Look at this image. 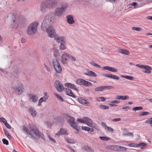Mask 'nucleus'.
Returning <instances> with one entry per match:
<instances>
[{
	"instance_id": "nucleus-17",
	"label": "nucleus",
	"mask_w": 152,
	"mask_h": 152,
	"mask_svg": "<svg viewBox=\"0 0 152 152\" xmlns=\"http://www.w3.org/2000/svg\"><path fill=\"white\" fill-rule=\"evenodd\" d=\"M29 100L33 103L37 102L38 100V96L33 94H29L28 95Z\"/></svg>"
},
{
	"instance_id": "nucleus-4",
	"label": "nucleus",
	"mask_w": 152,
	"mask_h": 152,
	"mask_svg": "<svg viewBox=\"0 0 152 152\" xmlns=\"http://www.w3.org/2000/svg\"><path fill=\"white\" fill-rule=\"evenodd\" d=\"M39 23L34 21L31 23L28 26L26 30L27 34L28 35H32L35 33L37 31Z\"/></svg>"
},
{
	"instance_id": "nucleus-21",
	"label": "nucleus",
	"mask_w": 152,
	"mask_h": 152,
	"mask_svg": "<svg viewBox=\"0 0 152 152\" xmlns=\"http://www.w3.org/2000/svg\"><path fill=\"white\" fill-rule=\"evenodd\" d=\"M64 86L65 87H67L69 88L74 89L77 91H79L78 88L74 84L67 83H65Z\"/></svg>"
},
{
	"instance_id": "nucleus-54",
	"label": "nucleus",
	"mask_w": 152,
	"mask_h": 152,
	"mask_svg": "<svg viewBox=\"0 0 152 152\" xmlns=\"http://www.w3.org/2000/svg\"><path fill=\"white\" fill-rule=\"evenodd\" d=\"M43 102L42 99V98H40L38 101V103L37 106H40L41 105V103Z\"/></svg>"
},
{
	"instance_id": "nucleus-35",
	"label": "nucleus",
	"mask_w": 152,
	"mask_h": 152,
	"mask_svg": "<svg viewBox=\"0 0 152 152\" xmlns=\"http://www.w3.org/2000/svg\"><path fill=\"white\" fill-rule=\"evenodd\" d=\"M147 146V144L143 142L140 143L139 144H137V148H139L142 149L144 147Z\"/></svg>"
},
{
	"instance_id": "nucleus-26",
	"label": "nucleus",
	"mask_w": 152,
	"mask_h": 152,
	"mask_svg": "<svg viewBox=\"0 0 152 152\" xmlns=\"http://www.w3.org/2000/svg\"><path fill=\"white\" fill-rule=\"evenodd\" d=\"M29 112L33 117H35L36 116L37 112L35 109L33 107H30L29 109Z\"/></svg>"
},
{
	"instance_id": "nucleus-36",
	"label": "nucleus",
	"mask_w": 152,
	"mask_h": 152,
	"mask_svg": "<svg viewBox=\"0 0 152 152\" xmlns=\"http://www.w3.org/2000/svg\"><path fill=\"white\" fill-rule=\"evenodd\" d=\"M66 140L68 143L71 144H74L76 142V141L74 139L70 138H66Z\"/></svg>"
},
{
	"instance_id": "nucleus-6",
	"label": "nucleus",
	"mask_w": 152,
	"mask_h": 152,
	"mask_svg": "<svg viewBox=\"0 0 152 152\" xmlns=\"http://www.w3.org/2000/svg\"><path fill=\"white\" fill-rule=\"evenodd\" d=\"M51 64L56 73H61V66L57 58H53Z\"/></svg>"
},
{
	"instance_id": "nucleus-33",
	"label": "nucleus",
	"mask_w": 152,
	"mask_h": 152,
	"mask_svg": "<svg viewBox=\"0 0 152 152\" xmlns=\"http://www.w3.org/2000/svg\"><path fill=\"white\" fill-rule=\"evenodd\" d=\"M110 148L112 150L115 151H120V146L112 145L111 146Z\"/></svg>"
},
{
	"instance_id": "nucleus-18",
	"label": "nucleus",
	"mask_w": 152,
	"mask_h": 152,
	"mask_svg": "<svg viewBox=\"0 0 152 152\" xmlns=\"http://www.w3.org/2000/svg\"><path fill=\"white\" fill-rule=\"evenodd\" d=\"M67 130L64 128H61L58 132L56 134V136L59 137L60 135H67Z\"/></svg>"
},
{
	"instance_id": "nucleus-49",
	"label": "nucleus",
	"mask_w": 152,
	"mask_h": 152,
	"mask_svg": "<svg viewBox=\"0 0 152 152\" xmlns=\"http://www.w3.org/2000/svg\"><path fill=\"white\" fill-rule=\"evenodd\" d=\"M149 114V112H143L140 113V116H143L148 115Z\"/></svg>"
},
{
	"instance_id": "nucleus-40",
	"label": "nucleus",
	"mask_w": 152,
	"mask_h": 152,
	"mask_svg": "<svg viewBox=\"0 0 152 152\" xmlns=\"http://www.w3.org/2000/svg\"><path fill=\"white\" fill-rule=\"evenodd\" d=\"M99 107L100 109L103 110L107 109L109 108L108 106L103 105H99Z\"/></svg>"
},
{
	"instance_id": "nucleus-27",
	"label": "nucleus",
	"mask_w": 152,
	"mask_h": 152,
	"mask_svg": "<svg viewBox=\"0 0 152 152\" xmlns=\"http://www.w3.org/2000/svg\"><path fill=\"white\" fill-rule=\"evenodd\" d=\"M136 66L141 69H145L147 70H151V67L148 65H141L140 64H137L136 65Z\"/></svg>"
},
{
	"instance_id": "nucleus-63",
	"label": "nucleus",
	"mask_w": 152,
	"mask_h": 152,
	"mask_svg": "<svg viewBox=\"0 0 152 152\" xmlns=\"http://www.w3.org/2000/svg\"><path fill=\"white\" fill-rule=\"evenodd\" d=\"M44 66H45V69L48 72H50V69L47 66L46 64H44Z\"/></svg>"
},
{
	"instance_id": "nucleus-47",
	"label": "nucleus",
	"mask_w": 152,
	"mask_h": 152,
	"mask_svg": "<svg viewBox=\"0 0 152 152\" xmlns=\"http://www.w3.org/2000/svg\"><path fill=\"white\" fill-rule=\"evenodd\" d=\"M82 148L87 151H89L91 150V148L87 145H84Z\"/></svg>"
},
{
	"instance_id": "nucleus-61",
	"label": "nucleus",
	"mask_w": 152,
	"mask_h": 152,
	"mask_svg": "<svg viewBox=\"0 0 152 152\" xmlns=\"http://www.w3.org/2000/svg\"><path fill=\"white\" fill-rule=\"evenodd\" d=\"M111 103H114V104H118L120 103V101L118 100H115L112 101L111 102Z\"/></svg>"
},
{
	"instance_id": "nucleus-15",
	"label": "nucleus",
	"mask_w": 152,
	"mask_h": 152,
	"mask_svg": "<svg viewBox=\"0 0 152 152\" xmlns=\"http://www.w3.org/2000/svg\"><path fill=\"white\" fill-rule=\"evenodd\" d=\"M23 130L24 133L27 135L29 134L30 136V137L33 140H34L36 138L33 135L31 132L30 130H29L27 127L25 126H23L22 128Z\"/></svg>"
},
{
	"instance_id": "nucleus-28",
	"label": "nucleus",
	"mask_w": 152,
	"mask_h": 152,
	"mask_svg": "<svg viewBox=\"0 0 152 152\" xmlns=\"http://www.w3.org/2000/svg\"><path fill=\"white\" fill-rule=\"evenodd\" d=\"M59 48L61 50H64L67 49L66 40L60 43Z\"/></svg>"
},
{
	"instance_id": "nucleus-56",
	"label": "nucleus",
	"mask_w": 152,
	"mask_h": 152,
	"mask_svg": "<svg viewBox=\"0 0 152 152\" xmlns=\"http://www.w3.org/2000/svg\"><path fill=\"white\" fill-rule=\"evenodd\" d=\"M0 121L1 122H3L4 124L5 123V122H7V121L3 117L0 118Z\"/></svg>"
},
{
	"instance_id": "nucleus-55",
	"label": "nucleus",
	"mask_w": 152,
	"mask_h": 152,
	"mask_svg": "<svg viewBox=\"0 0 152 152\" xmlns=\"http://www.w3.org/2000/svg\"><path fill=\"white\" fill-rule=\"evenodd\" d=\"M3 143L6 145L8 144L9 143L7 140H6L5 139H3L2 140Z\"/></svg>"
},
{
	"instance_id": "nucleus-62",
	"label": "nucleus",
	"mask_w": 152,
	"mask_h": 152,
	"mask_svg": "<svg viewBox=\"0 0 152 152\" xmlns=\"http://www.w3.org/2000/svg\"><path fill=\"white\" fill-rule=\"evenodd\" d=\"M82 129L84 130L87 131L88 130V127L86 126H83L82 127Z\"/></svg>"
},
{
	"instance_id": "nucleus-2",
	"label": "nucleus",
	"mask_w": 152,
	"mask_h": 152,
	"mask_svg": "<svg viewBox=\"0 0 152 152\" xmlns=\"http://www.w3.org/2000/svg\"><path fill=\"white\" fill-rule=\"evenodd\" d=\"M10 16L12 17L13 19L12 24L13 28H21L26 21V19L24 17L16 13L10 14Z\"/></svg>"
},
{
	"instance_id": "nucleus-22",
	"label": "nucleus",
	"mask_w": 152,
	"mask_h": 152,
	"mask_svg": "<svg viewBox=\"0 0 152 152\" xmlns=\"http://www.w3.org/2000/svg\"><path fill=\"white\" fill-rule=\"evenodd\" d=\"M143 5L144 4H139L137 3L134 2L131 4H129L127 5V7H128L129 8H130L132 7V6H133L134 8L135 9L140 7Z\"/></svg>"
},
{
	"instance_id": "nucleus-9",
	"label": "nucleus",
	"mask_w": 152,
	"mask_h": 152,
	"mask_svg": "<svg viewBox=\"0 0 152 152\" xmlns=\"http://www.w3.org/2000/svg\"><path fill=\"white\" fill-rule=\"evenodd\" d=\"M75 83L78 85H82L86 87H89L92 85V84L91 83L82 79H78L76 80Z\"/></svg>"
},
{
	"instance_id": "nucleus-64",
	"label": "nucleus",
	"mask_w": 152,
	"mask_h": 152,
	"mask_svg": "<svg viewBox=\"0 0 152 152\" xmlns=\"http://www.w3.org/2000/svg\"><path fill=\"white\" fill-rule=\"evenodd\" d=\"M41 98H42V100L44 102H46V100L48 99V98L47 97L44 96L41 97Z\"/></svg>"
},
{
	"instance_id": "nucleus-42",
	"label": "nucleus",
	"mask_w": 152,
	"mask_h": 152,
	"mask_svg": "<svg viewBox=\"0 0 152 152\" xmlns=\"http://www.w3.org/2000/svg\"><path fill=\"white\" fill-rule=\"evenodd\" d=\"M145 123L150 124L152 128V117L146 121Z\"/></svg>"
},
{
	"instance_id": "nucleus-34",
	"label": "nucleus",
	"mask_w": 152,
	"mask_h": 152,
	"mask_svg": "<svg viewBox=\"0 0 152 152\" xmlns=\"http://www.w3.org/2000/svg\"><path fill=\"white\" fill-rule=\"evenodd\" d=\"M118 52L125 55H128L129 53L128 50L126 49H120L118 50Z\"/></svg>"
},
{
	"instance_id": "nucleus-30",
	"label": "nucleus",
	"mask_w": 152,
	"mask_h": 152,
	"mask_svg": "<svg viewBox=\"0 0 152 152\" xmlns=\"http://www.w3.org/2000/svg\"><path fill=\"white\" fill-rule=\"evenodd\" d=\"M129 99V96H121V95H117L116 97V99L119 100H126Z\"/></svg>"
},
{
	"instance_id": "nucleus-44",
	"label": "nucleus",
	"mask_w": 152,
	"mask_h": 152,
	"mask_svg": "<svg viewBox=\"0 0 152 152\" xmlns=\"http://www.w3.org/2000/svg\"><path fill=\"white\" fill-rule=\"evenodd\" d=\"M91 65H92V66H94L97 67L98 68H101V66H100L97 64L95 63L93 61L91 62Z\"/></svg>"
},
{
	"instance_id": "nucleus-8",
	"label": "nucleus",
	"mask_w": 152,
	"mask_h": 152,
	"mask_svg": "<svg viewBox=\"0 0 152 152\" xmlns=\"http://www.w3.org/2000/svg\"><path fill=\"white\" fill-rule=\"evenodd\" d=\"M29 128L32 131L36 137H41L42 139H44L43 134L39 132L35 125H30L29 124Z\"/></svg>"
},
{
	"instance_id": "nucleus-16",
	"label": "nucleus",
	"mask_w": 152,
	"mask_h": 152,
	"mask_svg": "<svg viewBox=\"0 0 152 152\" xmlns=\"http://www.w3.org/2000/svg\"><path fill=\"white\" fill-rule=\"evenodd\" d=\"M55 86L57 91H58L62 92L64 90V87L62 84L58 80H57L55 83Z\"/></svg>"
},
{
	"instance_id": "nucleus-31",
	"label": "nucleus",
	"mask_w": 152,
	"mask_h": 152,
	"mask_svg": "<svg viewBox=\"0 0 152 152\" xmlns=\"http://www.w3.org/2000/svg\"><path fill=\"white\" fill-rule=\"evenodd\" d=\"M66 94L73 98H75V95L73 94L71 90L69 89H66Z\"/></svg>"
},
{
	"instance_id": "nucleus-48",
	"label": "nucleus",
	"mask_w": 152,
	"mask_h": 152,
	"mask_svg": "<svg viewBox=\"0 0 152 152\" xmlns=\"http://www.w3.org/2000/svg\"><path fill=\"white\" fill-rule=\"evenodd\" d=\"M4 131L5 134L8 138L10 139L11 138V135H10L7 131L4 129Z\"/></svg>"
},
{
	"instance_id": "nucleus-10",
	"label": "nucleus",
	"mask_w": 152,
	"mask_h": 152,
	"mask_svg": "<svg viewBox=\"0 0 152 152\" xmlns=\"http://www.w3.org/2000/svg\"><path fill=\"white\" fill-rule=\"evenodd\" d=\"M45 31H46L48 36L50 38H53L55 37L56 35V32L55 30L52 26L49 28L45 30Z\"/></svg>"
},
{
	"instance_id": "nucleus-3",
	"label": "nucleus",
	"mask_w": 152,
	"mask_h": 152,
	"mask_svg": "<svg viewBox=\"0 0 152 152\" xmlns=\"http://www.w3.org/2000/svg\"><path fill=\"white\" fill-rule=\"evenodd\" d=\"M68 6V4L66 2L62 3L60 7H57L55 9L54 15L58 17L61 16L66 11Z\"/></svg>"
},
{
	"instance_id": "nucleus-50",
	"label": "nucleus",
	"mask_w": 152,
	"mask_h": 152,
	"mask_svg": "<svg viewBox=\"0 0 152 152\" xmlns=\"http://www.w3.org/2000/svg\"><path fill=\"white\" fill-rule=\"evenodd\" d=\"M142 107H135L133 109V110L137 111L138 110H141L142 109Z\"/></svg>"
},
{
	"instance_id": "nucleus-1",
	"label": "nucleus",
	"mask_w": 152,
	"mask_h": 152,
	"mask_svg": "<svg viewBox=\"0 0 152 152\" xmlns=\"http://www.w3.org/2000/svg\"><path fill=\"white\" fill-rule=\"evenodd\" d=\"M58 4L57 0H45L40 4L39 10L42 13L55 8Z\"/></svg>"
},
{
	"instance_id": "nucleus-59",
	"label": "nucleus",
	"mask_w": 152,
	"mask_h": 152,
	"mask_svg": "<svg viewBox=\"0 0 152 152\" xmlns=\"http://www.w3.org/2000/svg\"><path fill=\"white\" fill-rule=\"evenodd\" d=\"M127 148L125 147H123L120 146V151H125Z\"/></svg>"
},
{
	"instance_id": "nucleus-19",
	"label": "nucleus",
	"mask_w": 152,
	"mask_h": 152,
	"mask_svg": "<svg viewBox=\"0 0 152 152\" xmlns=\"http://www.w3.org/2000/svg\"><path fill=\"white\" fill-rule=\"evenodd\" d=\"M54 39L58 43H61L65 40L66 38L63 36H59L57 34L54 37Z\"/></svg>"
},
{
	"instance_id": "nucleus-46",
	"label": "nucleus",
	"mask_w": 152,
	"mask_h": 152,
	"mask_svg": "<svg viewBox=\"0 0 152 152\" xmlns=\"http://www.w3.org/2000/svg\"><path fill=\"white\" fill-rule=\"evenodd\" d=\"M124 136H133V134L132 132H128L124 133L123 134Z\"/></svg>"
},
{
	"instance_id": "nucleus-13",
	"label": "nucleus",
	"mask_w": 152,
	"mask_h": 152,
	"mask_svg": "<svg viewBox=\"0 0 152 152\" xmlns=\"http://www.w3.org/2000/svg\"><path fill=\"white\" fill-rule=\"evenodd\" d=\"M113 87V86H102L96 87L94 90L95 91H100L106 90L110 89L112 88Z\"/></svg>"
},
{
	"instance_id": "nucleus-5",
	"label": "nucleus",
	"mask_w": 152,
	"mask_h": 152,
	"mask_svg": "<svg viewBox=\"0 0 152 152\" xmlns=\"http://www.w3.org/2000/svg\"><path fill=\"white\" fill-rule=\"evenodd\" d=\"M12 88L18 95L22 94L24 91V86L20 82H14L12 85Z\"/></svg>"
},
{
	"instance_id": "nucleus-57",
	"label": "nucleus",
	"mask_w": 152,
	"mask_h": 152,
	"mask_svg": "<svg viewBox=\"0 0 152 152\" xmlns=\"http://www.w3.org/2000/svg\"><path fill=\"white\" fill-rule=\"evenodd\" d=\"M121 120V119L120 118H115L113 119H112L111 121L113 122H115L119 121Z\"/></svg>"
},
{
	"instance_id": "nucleus-43",
	"label": "nucleus",
	"mask_w": 152,
	"mask_h": 152,
	"mask_svg": "<svg viewBox=\"0 0 152 152\" xmlns=\"http://www.w3.org/2000/svg\"><path fill=\"white\" fill-rule=\"evenodd\" d=\"M105 99L106 98L102 97H100L98 98H96V100L99 102L100 101H104Z\"/></svg>"
},
{
	"instance_id": "nucleus-39",
	"label": "nucleus",
	"mask_w": 152,
	"mask_h": 152,
	"mask_svg": "<svg viewBox=\"0 0 152 152\" xmlns=\"http://www.w3.org/2000/svg\"><path fill=\"white\" fill-rule=\"evenodd\" d=\"M86 117H85L82 119L78 118L77 121L83 123H86Z\"/></svg>"
},
{
	"instance_id": "nucleus-7",
	"label": "nucleus",
	"mask_w": 152,
	"mask_h": 152,
	"mask_svg": "<svg viewBox=\"0 0 152 152\" xmlns=\"http://www.w3.org/2000/svg\"><path fill=\"white\" fill-rule=\"evenodd\" d=\"M65 118L67 119V123L72 128L77 131L80 130V128L76 124L73 118L68 115L65 116Z\"/></svg>"
},
{
	"instance_id": "nucleus-12",
	"label": "nucleus",
	"mask_w": 152,
	"mask_h": 152,
	"mask_svg": "<svg viewBox=\"0 0 152 152\" xmlns=\"http://www.w3.org/2000/svg\"><path fill=\"white\" fill-rule=\"evenodd\" d=\"M51 24L49 22L47 21L44 19L41 24V28L42 30L45 31V30L47 29L52 26Z\"/></svg>"
},
{
	"instance_id": "nucleus-51",
	"label": "nucleus",
	"mask_w": 152,
	"mask_h": 152,
	"mask_svg": "<svg viewBox=\"0 0 152 152\" xmlns=\"http://www.w3.org/2000/svg\"><path fill=\"white\" fill-rule=\"evenodd\" d=\"M132 29L137 31H140L142 30V28L140 27H133L132 28Z\"/></svg>"
},
{
	"instance_id": "nucleus-53",
	"label": "nucleus",
	"mask_w": 152,
	"mask_h": 152,
	"mask_svg": "<svg viewBox=\"0 0 152 152\" xmlns=\"http://www.w3.org/2000/svg\"><path fill=\"white\" fill-rule=\"evenodd\" d=\"M90 127L94 128L96 129H99V128L98 127V126L95 124L93 123L92 124V126H91Z\"/></svg>"
},
{
	"instance_id": "nucleus-60",
	"label": "nucleus",
	"mask_w": 152,
	"mask_h": 152,
	"mask_svg": "<svg viewBox=\"0 0 152 152\" xmlns=\"http://www.w3.org/2000/svg\"><path fill=\"white\" fill-rule=\"evenodd\" d=\"M106 128L109 131H110L112 132H113V129L109 126H107Z\"/></svg>"
},
{
	"instance_id": "nucleus-25",
	"label": "nucleus",
	"mask_w": 152,
	"mask_h": 152,
	"mask_svg": "<svg viewBox=\"0 0 152 152\" xmlns=\"http://www.w3.org/2000/svg\"><path fill=\"white\" fill-rule=\"evenodd\" d=\"M102 68L103 70H106L113 72H118L117 69L109 66H105Z\"/></svg>"
},
{
	"instance_id": "nucleus-14",
	"label": "nucleus",
	"mask_w": 152,
	"mask_h": 152,
	"mask_svg": "<svg viewBox=\"0 0 152 152\" xmlns=\"http://www.w3.org/2000/svg\"><path fill=\"white\" fill-rule=\"evenodd\" d=\"M69 54L64 53L61 56V61L64 64L67 63L69 59Z\"/></svg>"
},
{
	"instance_id": "nucleus-23",
	"label": "nucleus",
	"mask_w": 152,
	"mask_h": 152,
	"mask_svg": "<svg viewBox=\"0 0 152 152\" xmlns=\"http://www.w3.org/2000/svg\"><path fill=\"white\" fill-rule=\"evenodd\" d=\"M67 23L71 24H72L75 23L73 16L71 15H68L66 17Z\"/></svg>"
},
{
	"instance_id": "nucleus-29",
	"label": "nucleus",
	"mask_w": 152,
	"mask_h": 152,
	"mask_svg": "<svg viewBox=\"0 0 152 152\" xmlns=\"http://www.w3.org/2000/svg\"><path fill=\"white\" fill-rule=\"evenodd\" d=\"M85 75L94 77H96L97 76V75L94 72L90 71L84 74Z\"/></svg>"
},
{
	"instance_id": "nucleus-20",
	"label": "nucleus",
	"mask_w": 152,
	"mask_h": 152,
	"mask_svg": "<svg viewBox=\"0 0 152 152\" xmlns=\"http://www.w3.org/2000/svg\"><path fill=\"white\" fill-rule=\"evenodd\" d=\"M78 101L81 104L86 106H89L90 104L83 97H79L78 99Z\"/></svg>"
},
{
	"instance_id": "nucleus-24",
	"label": "nucleus",
	"mask_w": 152,
	"mask_h": 152,
	"mask_svg": "<svg viewBox=\"0 0 152 152\" xmlns=\"http://www.w3.org/2000/svg\"><path fill=\"white\" fill-rule=\"evenodd\" d=\"M102 75L103 76L111 78L114 80H119L120 79L118 77L111 74H102Z\"/></svg>"
},
{
	"instance_id": "nucleus-37",
	"label": "nucleus",
	"mask_w": 152,
	"mask_h": 152,
	"mask_svg": "<svg viewBox=\"0 0 152 152\" xmlns=\"http://www.w3.org/2000/svg\"><path fill=\"white\" fill-rule=\"evenodd\" d=\"M54 95L56 97L57 99L61 102H63L64 101L63 99L58 94L54 93Z\"/></svg>"
},
{
	"instance_id": "nucleus-52",
	"label": "nucleus",
	"mask_w": 152,
	"mask_h": 152,
	"mask_svg": "<svg viewBox=\"0 0 152 152\" xmlns=\"http://www.w3.org/2000/svg\"><path fill=\"white\" fill-rule=\"evenodd\" d=\"M128 145L130 147H137V144L135 143H129Z\"/></svg>"
},
{
	"instance_id": "nucleus-38",
	"label": "nucleus",
	"mask_w": 152,
	"mask_h": 152,
	"mask_svg": "<svg viewBox=\"0 0 152 152\" xmlns=\"http://www.w3.org/2000/svg\"><path fill=\"white\" fill-rule=\"evenodd\" d=\"M121 77L130 80H134V77H133L127 76V75H123L121 76Z\"/></svg>"
},
{
	"instance_id": "nucleus-41",
	"label": "nucleus",
	"mask_w": 152,
	"mask_h": 152,
	"mask_svg": "<svg viewBox=\"0 0 152 152\" xmlns=\"http://www.w3.org/2000/svg\"><path fill=\"white\" fill-rule=\"evenodd\" d=\"M99 138L102 140L107 141L108 140L110 139V138L109 137H101L100 136Z\"/></svg>"
},
{
	"instance_id": "nucleus-45",
	"label": "nucleus",
	"mask_w": 152,
	"mask_h": 152,
	"mask_svg": "<svg viewBox=\"0 0 152 152\" xmlns=\"http://www.w3.org/2000/svg\"><path fill=\"white\" fill-rule=\"evenodd\" d=\"M69 59L72 61H75L76 60V59L75 57L72 56L70 54H69Z\"/></svg>"
},
{
	"instance_id": "nucleus-58",
	"label": "nucleus",
	"mask_w": 152,
	"mask_h": 152,
	"mask_svg": "<svg viewBox=\"0 0 152 152\" xmlns=\"http://www.w3.org/2000/svg\"><path fill=\"white\" fill-rule=\"evenodd\" d=\"M4 124L7 128L9 129H11V126L9 125V124L7 122V121L6 122H5V123Z\"/></svg>"
},
{
	"instance_id": "nucleus-11",
	"label": "nucleus",
	"mask_w": 152,
	"mask_h": 152,
	"mask_svg": "<svg viewBox=\"0 0 152 152\" xmlns=\"http://www.w3.org/2000/svg\"><path fill=\"white\" fill-rule=\"evenodd\" d=\"M55 19V16L54 14L53 13H50L45 16L44 19L52 23L53 22Z\"/></svg>"
},
{
	"instance_id": "nucleus-32",
	"label": "nucleus",
	"mask_w": 152,
	"mask_h": 152,
	"mask_svg": "<svg viewBox=\"0 0 152 152\" xmlns=\"http://www.w3.org/2000/svg\"><path fill=\"white\" fill-rule=\"evenodd\" d=\"M86 124L89 126H92L93 123L92 120L88 117H86Z\"/></svg>"
}]
</instances>
